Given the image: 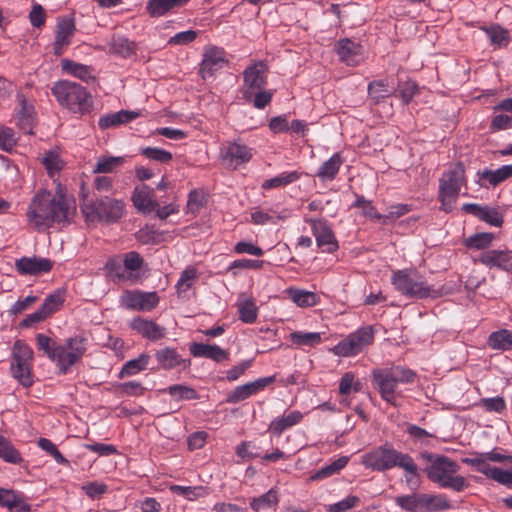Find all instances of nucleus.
I'll list each match as a JSON object with an SVG mask.
<instances>
[{
  "label": "nucleus",
  "instance_id": "f257e3e1",
  "mask_svg": "<svg viewBox=\"0 0 512 512\" xmlns=\"http://www.w3.org/2000/svg\"><path fill=\"white\" fill-rule=\"evenodd\" d=\"M75 203L59 189L55 194L39 190L32 198L27 212V220L37 230H44L54 222H68L75 214Z\"/></svg>",
  "mask_w": 512,
  "mask_h": 512
},
{
  "label": "nucleus",
  "instance_id": "f03ea898",
  "mask_svg": "<svg viewBox=\"0 0 512 512\" xmlns=\"http://www.w3.org/2000/svg\"><path fill=\"white\" fill-rule=\"evenodd\" d=\"M81 211L88 224H114L119 222L125 214V203L122 199L95 195L89 197L81 189Z\"/></svg>",
  "mask_w": 512,
  "mask_h": 512
},
{
  "label": "nucleus",
  "instance_id": "7ed1b4c3",
  "mask_svg": "<svg viewBox=\"0 0 512 512\" xmlns=\"http://www.w3.org/2000/svg\"><path fill=\"white\" fill-rule=\"evenodd\" d=\"M362 464L376 471H385L399 466L411 474L417 473V466L412 458L393 449L388 444L374 449L362 456Z\"/></svg>",
  "mask_w": 512,
  "mask_h": 512
},
{
  "label": "nucleus",
  "instance_id": "20e7f679",
  "mask_svg": "<svg viewBox=\"0 0 512 512\" xmlns=\"http://www.w3.org/2000/svg\"><path fill=\"white\" fill-rule=\"evenodd\" d=\"M372 375L373 384L378 389L381 397L394 406H397L396 398L400 395L397 392V385L413 382L415 377L413 371L400 366L375 369Z\"/></svg>",
  "mask_w": 512,
  "mask_h": 512
},
{
  "label": "nucleus",
  "instance_id": "39448f33",
  "mask_svg": "<svg viewBox=\"0 0 512 512\" xmlns=\"http://www.w3.org/2000/svg\"><path fill=\"white\" fill-rule=\"evenodd\" d=\"M52 93L62 106L73 113L84 114L92 107L90 94L77 83L59 81L52 88Z\"/></svg>",
  "mask_w": 512,
  "mask_h": 512
},
{
  "label": "nucleus",
  "instance_id": "423d86ee",
  "mask_svg": "<svg viewBox=\"0 0 512 512\" xmlns=\"http://www.w3.org/2000/svg\"><path fill=\"white\" fill-rule=\"evenodd\" d=\"M393 284L396 289L405 295L416 298L440 297L447 293L444 287L435 289L427 285L412 272L397 271L393 276Z\"/></svg>",
  "mask_w": 512,
  "mask_h": 512
},
{
  "label": "nucleus",
  "instance_id": "0eeeda50",
  "mask_svg": "<svg viewBox=\"0 0 512 512\" xmlns=\"http://www.w3.org/2000/svg\"><path fill=\"white\" fill-rule=\"evenodd\" d=\"M431 465L427 468V475L433 482L438 483L442 487L453 488L460 491L464 487V478L454 476L457 465L450 459L438 456L434 460L429 456Z\"/></svg>",
  "mask_w": 512,
  "mask_h": 512
},
{
  "label": "nucleus",
  "instance_id": "6e6552de",
  "mask_svg": "<svg viewBox=\"0 0 512 512\" xmlns=\"http://www.w3.org/2000/svg\"><path fill=\"white\" fill-rule=\"evenodd\" d=\"M33 350L22 340H17L12 349L11 373L24 387L33 384L32 376Z\"/></svg>",
  "mask_w": 512,
  "mask_h": 512
},
{
  "label": "nucleus",
  "instance_id": "1a4fd4ad",
  "mask_svg": "<svg viewBox=\"0 0 512 512\" xmlns=\"http://www.w3.org/2000/svg\"><path fill=\"white\" fill-rule=\"evenodd\" d=\"M464 181V168L461 164H456L443 174L440 180L439 197L444 211L449 212L452 209Z\"/></svg>",
  "mask_w": 512,
  "mask_h": 512
},
{
  "label": "nucleus",
  "instance_id": "9d476101",
  "mask_svg": "<svg viewBox=\"0 0 512 512\" xmlns=\"http://www.w3.org/2000/svg\"><path fill=\"white\" fill-rule=\"evenodd\" d=\"M268 66L264 61H255L243 71V97L251 101L253 95L265 87L267 83Z\"/></svg>",
  "mask_w": 512,
  "mask_h": 512
},
{
  "label": "nucleus",
  "instance_id": "9b49d317",
  "mask_svg": "<svg viewBox=\"0 0 512 512\" xmlns=\"http://www.w3.org/2000/svg\"><path fill=\"white\" fill-rule=\"evenodd\" d=\"M373 341V331L370 327H364L350 334L346 339L332 348V352L341 357H349L358 354Z\"/></svg>",
  "mask_w": 512,
  "mask_h": 512
},
{
  "label": "nucleus",
  "instance_id": "f8f14e48",
  "mask_svg": "<svg viewBox=\"0 0 512 512\" xmlns=\"http://www.w3.org/2000/svg\"><path fill=\"white\" fill-rule=\"evenodd\" d=\"M509 457L504 455L501 451L493 450L491 452L482 453V474L487 478L492 479L509 489H512V468L504 470L498 467H493L488 461L504 462Z\"/></svg>",
  "mask_w": 512,
  "mask_h": 512
},
{
  "label": "nucleus",
  "instance_id": "ddd939ff",
  "mask_svg": "<svg viewBox=\"0 0 512 512\" xmlns=\"http://www.w3.org/2000/svg\"><path fill=\"white\" fill-rule=\"evenodd\" d=\"M86 351V339L80 336L67 339L65 345H61L58 365L60 371L65 373L69 367L77 363Z\"/></svg>",
  "mask_w": 512,
  "mask_h": 512
},
{
  "label": "nucleus",
  "instance_id": "4468645a",
  "mask_svg": "<svg viewBox=\"0 0 512 512\" xmlns=\"http://www.w3.org/2000/svg\"><path fill=\"white\" fill-rule=\"evenodd\" d=\"M228 60L222 48L216 46H207L203 53V59L200 64L199 74L202 79L206 80L215 75L217 71L222 69Z\"/></svg>",
  "mask_w": 512,
  "mask_h": 512
},
{
  "label": "nucleus",
  "instance_id": "2eb2a0df",
  "mask_svg": "<svg viewBox=\"0 0 512 512\" xmlns=\"http://www.w3.org/2000/svg\"><path fill=\"white\" fill-rule=\"evenodd\" d=\"M126 308L139 311H151L159 303L156 292L126 291L122 296Z\"/></svg>",
  "mask_w": 512,
  "mask_h": 512
},
{
  "label": "nucleus",
  "instance_id": "dca6fc26",
  "mask_svg": "<svg viewBox=\"0 0 512 512\" xmlns=\"http://www.w3.org/2000/svg\"><path fill=\"white\" fill-rule=\"evenodd\" d=\"M53 262L47 258L23 257L15 262L16 270L22 275H39L49 272Z\"/></svg>",
  "mask_w": 512,
  "mask_h": 512
},
{
  "label": "nucleus",
  "instance_id": "f3484780",
  "mask_svg": "<svg viewBox=\"0 0 512 512\" xmlns=\"http://www.w3.org/2000/svg\"><path fill=\"white\" fill-rule=\"evenodd\" d=\"M312 225L317 245L323 247L325 252L331 253L338 249L337 240L327 223L322 220H308Z\"/></svg>",
  "mask_w": 512,
  "mask_h": 512
},
{
  "label": "nucleus",
  "instance_id": "a211bd4d",
  "mask_svg": "<svg viewBox=\"0 0 512 512\" xmlns=\"http://www.w3.org/2000/svg\"><path fill=\"white\" fill-rule=\"evenodd\" d=\"M275 380L274 376L257 379L253 382L236 387L228 394L226 401L228 403H238L247 399L252 394L264 389L267 385Z\"/></svg>",
  "mask_w": 512,
  "mask_h": 512
},
{
  "label": "nucleus",
  "instance_id": "6ab92c4d",
  "mask_svg": "<svg viewBox=\"0 0 512 512\" xmlns=\"http://www.w3.org/2000/svg\"><path fill=\"white\" fill-rule=\"evenodd\" d=\"M130 325L133 330L151 341L160 340L166 334V329L163 326L140 317L133 319Z\"/></svg>",
  "mask_w": 512,
  "mask_h": 512
},
{
  "label": "nucleus",
  "instance_id": "aec40b11",
  "mask_svg": "<svg viewBox=\"0 0 512 512\" xmlns=\"http://www.w3.org/2000/svg\"><path fill=\"white\" fill-rule=\"evenodd\" d=\"M224 161L228 162V167L236 169L237 164L247 163L252 158L251 150L243 144L233 142L229 143L225 152L222 154Z\"/></svg>",
  "mask_w": 512,
  "mask_h": 512
},
{
  "label": "nucleus",
  "instance_id": "412c9836",
  "mask_svg": "<svg viewBox=\"0 0 512 512\" xmlns=\"http://www.w3.org/2000/svg\"><path fill=\"white\" fill-rule=\"evenodd\" d=\"M75 31V23L73 19L62 18L58 20L57 33L54 42V54L62 55L64 47L70 44V39Z\"/></svg>",
  "mask_w": 512,
  "mask_h": 512
},
{
  "label": "nucleus",
  "instance_id": "4be33fe9",
  "mask_svg": "<svg viewBox=\"0 0 512 512\" xmlns=\"http://www.w3.org/2000/svg\"><path fill=\"white\" fill-rule=\"evenodd\" d=\"M337 53L340 60L349 66H355L361 60V46L349 39H343L338 42Z\"/></svg>",
  "mask_w": 512,
  "mask_h": 512
},
{
  "label": "nucleus",
  "instance_id": "5701e85b",
  "mask_svg": "<svg viewBox=\"0 0 512 512\" xmlns=\"http://www.w3.org/2000/svg\"><path fill=\"white\" fill-rule=\"evenodd\" d=\"M155 357L159 365L166 370L173 369L180 365L187 368L190 364L189 360L182 359L175 349L169 347L156 350Z\"/></svg>",
  "mask_w": 512,
  "mask_h": 512
},
{
  "label": "nucleus",
  "instance_id": "b1692460",
  "mask_svg": "<svg viewBox=\"0 0 512 512\" xmlns=\"http://www.w3.org/2000/svg\"><path fill=\"white\" fill-rule=\"evenodd\" d=\"M152 194L153 190L146 185L137 188L132 196L135 207L144 213H149L156 209L158 203L153 200Z\"/></svg>",
  "mask_w": 512,
  "mask_h": 512
},
{
  "label": "nucleus",
  "instance_id": "393cba45",
  "mask_svg": "<svg viewBox=\"0 0 512 512\" xmlns=\"http://www.w3.org/2000/svg\"><path fill=\"white\" fill-rule=\"evenodd\" d=\"M239 319L247 324L254 323L257 320L258 308L252 297L242 294L236 303Z\"/></svg>",
  "mask_w": 512,
  "mask_h": 512
},
{
  "label": "nucleus",
  "instance_id": "a878e982",
  "mask_svg": "<svg viewBox=\"0 0 512 512\" xmlns=\"http://www.w3.org/2000/svg\"><path fill=\"white\" fill-rule=\"evenodd\" d=\"M190 351L195 357H206L217 362L228 359V353L216 345L193 343Z\"/></svg>",
  "mask_w": 512,
  "mask_h": 512
},
{
  "label": "nucleus",
  "instance_id": "bb28decb",
  "mask_svg": "<svg viewBox=\"0 0 512 512\" xmlns=\"http://www.w3.org/2000/svg\"><path fill=\"white\" fill-rule=\"evenodd\" d=\"M139 113L135 111L121 110L116 113L108 114L99 119V127L103 130L116 127L121 124L128 123L139 117Z\"/></svg>",
  "mask_w": 512,
  "mask_h": 512
},
{
  "label": "nucleus",
  "instance_id": "cd10ccee",
  "mask_svg": "<svg viewBox=\"0 0 512 512\" xmlns=\"http://www.w3.org/2000/svg\"><path fill=\"white\" fill-rule=\"evenodd\" d=\"M0 505L16 512L30 511V505L24 501L23 497L12 490L2 488H0Z\"/></svg>",
  "mask_w": 512,
  "mask_h": 512
},
{
  "label": "nucleus",
  "instance_id": "c85d7f7f",
  "mask_svg": "<svg viewBox=\"0 0 512 512\" xmlns=\"http://www.w3.org/2000/svg\"><path fill=\"white\" fill-rule=\"evenodd\" d=\"M124 267L127 271V275H122V278L128 280H137L140 278L139 270L141 269L144 260L139 253L131 251L124 256Z\"/></svg>",
  "mask_w": 512,
  "mask_h": 512
},
{
  "label": "nucleus",
  "instance_id": "c756f323",
  "mask_svg": "<svg viewBox=\"0 0 512 512\" xmlns=\"http://www.w3.org/2000/svg\"><path fill=\"white\" fill-rule=\"evenodd\" d=\"M510 256L508 252L501 250H491L482 252V264L489 267H497L503 270L508 269Z\"/></svg>",
  "mask_w": 512,
  "mask_h": 512
},
{
  "label": "nucleus",
  "instance_id": "7c9ffc66",
  "mask_svg": "<svg viewBox=\"0 0 512 512\" xmlns=\"http://www.w3.org/2000/svg\"><path fill=\"white\" fill-rule=\"evenodd\" d=\"M189 0H150L147 5L148 13L152 17H159L174 7L182 6Z\"/></svg>",
  "mask_w": 512,
  "mask_h": 512
},
{
  "label": "nucleus",
  "instance_id": "2f4dec72",
  "mask_svg": "<svg viewBox=\"0 0 512 512\" xmlns=\"http://www.w3.org/2000/svg\"><path fill=\"white\" fill-rule=\"evenodd\" d=\"M286 293L297 306L302 308L314 306L318 302L317 295L310 291L289 288Z\"/></svg>",
  "mask_w": 512,
  "mask_h": 512
},
{
  "label": "nucleus",
  "instance_id": "473e14b6",
  "mask_svg": "<svg viewBox=\"0 0 512 512\" xmlns=\"http://www.w3.org/2000/svg\"><path fill=\"white\" fill-rule=\"evenodd\" d=\"M302 417V414L298 411L290 412L288 415L282 416L272 421L269 429L276 435H280L285 429L299 423Z\"/></svg>",
  "mask_w": 512,
  "mask_h": 512
},
{
  "label": "nucleus",
  "instance_id": "72a5a7b5",
  "mask_svg": "<svg viewBox=\"0 0 512 512\" xmlns=\"http://www.w3.org/2000/svg\"><path fill=\"white\" fill-rule=\"evenodd\" d=\"M278 493L275 489H270L265 494L255 497L250 502L253 511L259 512L275 507L278 504Z\"/></svg>",
  "mask_w": 512,
  "mask_h": 512
},
{
  "label": "nucleus",
  "instance_id": "f704fd0d",
  "mask_svg": "<svg viewBox=\"0 0 512 512\" xmlns=\"http://www.w3.org/2000/svg\"><path fill=\"white\" fill-rule=\"evenodd\" d=\"M342 164L340 154H334L329 160L324 162L317 172V176L322 180H332L335 178Z\"/></svg>",
  "mask_w": 512,
  "mask_h": 512
},
{
  "label": "nucleus",
  "instance_id": "c9c22d12",
  "mask_svg": "<svg viewBox=\"0 0 512 512\" xmlns=\"http://www.w3.org/2000/svg\"><path fill=\"white\" fill-rule=\"evenodd\" d=\"M512 177V164L503 165L496 170H484L482 171V179H485L492 186H497L500 183L506 181Z\"/></svg>",
  "mask_w": 512,
  "mask_h": 512
},
{
  "label": "nucleus",
  "instance_id": "e433bc0d",
  "mask_svg": "<svg viewBox=\"0 0 512 512\" xmlns=\"http://www.w3.org/2000/svg\"><path fill=\"white\" fill-rule=\"evenodd\" d=\"M396 504L409 512H424L423 494H411L397 497Z\"/></svg>",
  "mask_w": 512,
  "mask_h": 512
},
{
  "label": "nucleus",
  "instance_id": "4c0bfd02",
  "mask_svg": "<svg viewBox=\"0 0 512 512\" xmlns=\"http://www.w3.org/2000/svg\"><path fill=\"white\" fill-rule=\"evenodd\" d=\"M493 349L512 350V333L506 329L493 332L488 339Z\"/></svg>",
  "mask_w": 512,
  "mask_h": 512
},
{
  "label": "nucleus",
  "instance_id": "58836bf2",
  "mask_svg": "<svg viewBox=\"0 0 512 512\" xmlns=\"http://www.w3.org/2000/svg\"><path fill=\"white\" fill-rule=\"evenodd\" d=\"M482 30L485 31L491 44L495 47H503L508 45L510 42L508 31L500 26H490L488 28L482 27Z\"/></svg>",
  "mask_w": 512,
  "mask_h": 512
},
{
  "label": "nucleus",
  "instance_id": "ea45409f",
  "mask_svg": "<svg viewBox=\"0 0 512 512\" xmlns=\"http://www.w3.org/2000/svg\"><path fill=\"white\" fill-rule=\"evenodd\" d=\"M349 458L347 456H342L332 462L331 464L323 467L322 469L318 470L315 474L310 476V481H315L323 478H327L333 474L338 473L341 469H343L347 463Z\"/></svg>",
  "mask_w": 512,
  "mask_h": 512
},
{
  "label": "nucleus",
  "instance_id": "a19ab883",
  "mask_svg": "<svg viewBox=\"0 0 512 512\" xmlns=\"http://www.w3.org/2000/svg\"><path fill=\"white\" fill-rule=\"evenodd\" d=\"M124 157L120 156H102L98 159L93 172L94 173H111L117 167L123 165Z\"/></svg>",
  "mask_w": 512,
  "mask_h": 512
},
{
  "label": "nucleus",
  "instance_id": "79ce46f5",
  "mask_svg": "<svg viewBox=\"0 0 512 512\" xmlns=\"http://www.w3.org/2000/svg\"><path fill=\"white\" fill-rule=\"evenodd\" d=\"M150 356L142 353L138 358L128 361L120 372V377L132 376L143 371L148 365Z\"/></svg>",
  "mask_w": 512,
  "mask_h": 512
},
{
  "label": "nucleus",
  "instance_id": "37998d69",
  "mask_svg": "<svg viewBox=\"0 0 512 512\" xmlns=\"http://www.w3.org/2000/svg\"><path fill=\"white\" fill-rule=\"evenodd\" d=\"M61 66H62L63 70H65L66 72L74 75L75 77H77L83 81L88 82L89 79H92L90 69L88 66H85V65H82L79 63H75L68 59H63L61 61Z\"/></svg>",
  "mask_w": 512,
  "mask_h": 512
},
{
  "label": "nucleus",
  "instance_id": "c03bdc74",
  "mask_svg": "<svg viewBox=\"0 0 512 512\" xmlns=\"http://www.w3.org/2000/svg\"><path fill=\"white\" fill-rule=\"evenodd\" d=\"M424 512L446 510L450 508L448 500L442 495L423 494Z\"/></svg>",
  "mask_w": 512,
  "mask_h": 512
},
{
  "label": "nucleus",
  "instance_id": "a18cd8bd",
  "mask_svg": "<svg viewBox=\"0 0 512 512\" xmlns=\"http://www.w3.org/2000/svg\"><path fill=\"white\" fill-rule=\"evenodd\" d=\"M290 338L297 346L314 347L321 342V334L317 332H292Z\"/></svg>",
  "mask_w": 512,
  "mask_h": 512
},
{
  "label": "nucleus",
  "instance_id": "49530a36",
  "mask_svg": "<svg viewBox=\"0 0 512 512\" xmlns=\"http://www.w3.org/2000/svg\"><path fill=\"white\" fill-rule=\"evenodd\" d=\"M36 339L39 348L42 349L51 360L58 362L61 345L57 346L50 337L44 334H38Z\"/></svg>",
  "mask_w": 512,
  "mask_h": 512
},
{
  "label": "nucleus",
  "instance_id": "de8ad7c7",
  "mask_svg": "<svg viewBox=\"0 0 512 512\" xmlns=\"http://www.w3.org/2000/svg\"><path fill=\"white\" fill-rule=\"evenodd\" d=\"M482 221L494 227H501L504 214L497 208L482 206Z\"/></svg>",
  "mask_w": 512,
  "mask_h": 512
},
{
  "label": "nucleus",
  "instance_id": "09e8293b",
  "mask_svg": "<svg viewBox=\"0 0 512 512\" xmlns=\"http://www.w3.org/2000/svg\"><path fill=\"white\" fill-rule=\"evenodd\" d=\"M170 490L178 495L183 496L189 501H193L199 497H203L205 495V490L203 487H190V486H180V485H171Z\"/></svg>",
  "mask_w": 512,
  "mask_h": 512
},
{
  "label": "nucleus",
  "instance_id": "8fccbe9b",
  "mask_svg": "<svg viewBox=\"0 0 512 512\" xmlns=\"http://www.w3.org/2000/svg\"><path fill=\"white\" fill-rule=\"evenodd\" d=\"M197 270L194 267L186 268L176 284V289L179 294L186 292L193 285L194 281L197 279Z\"/></svg>",
  "mask_w": 512,
  "mask_h": 512
},
{
  "label": "nucleus",
  "instance_id": "3c124183",
  "mask_svg": "<svg viewBox=\"0 0 512 512\" xmlns=\"http://www.w3.org/2000/svg\"><path fill=\"white\" fill-rule=\"evenodd\" d=\"M42 164L50 177H54L63 167V162L59 155L51 151L47 152L42 158Z\"/></svg>",
  "mask_w": 512,
  "mask_h": 512
},
{
  "label": "nucleus",
  "instance_id": "603ef678",
  "mask_svg": "<svg viewBox=\"0 0 512 512\" xmlns=\"http://www.w3.org/2000/svg\"><path fill=\"white\" fill-rule=\"evenodd\" d=\"M136 236L143 244H158L163 240V234L149 226L140 229Z\"/></svg>",
  "mask_w": 512,
  "mask_h": 512
},
{
  "label": "nucleus",
  "instance_id": "864d4df0",
  "mask_svg": "<svg viewBox=\"0 0 512 512\" xmlns=\"http://www.w3.org/2000/svg\"><path fill=\"white\" fill-rule=\"evenodd\" d=\"M0 457L11 463H19L21 461L18 451L2 436H0Z\"/></svg>",
  "mask_w": 512,
  "mask_h": 512
},
{
  "label": "nucleus",
  "instance_id": "5fc2aeb1",
  "mask_svg": "<svg viewBox=\"0 0 512 512\" xmlns=\"http://www.w3.org/2000/svg\"><path fill=\"white\" fill-rule=\"evenodd\" d=\"M141 154L150 160L160 163H168L172 160V154L160 148L146 147L141 150Z\"/></svg>",
  "mask_w": 512,
  "mask_h": 512
},
{
  "label": "nucleus",
  "instance_id": "6e6d98bb",
  "mask_svg": "<svg viewBox=\"0 0 512 512\" xmlns=\"http://www.w3.org/2000/svg\"><path fill=\"white\" fill-rule=\"evenodd\" d=\"M298 178H299V174L297 172H290L288 174L279 175L277 177L266 180L262 184V188L270 189V188L287 185L291 182L296 181Z\"/></svg>",
  "mask_w": 512,
  "mask_h": 512
},
{
  "label": "nucleus",
  "instance_id": "4d7b16f0",
  "mask_svg": "<svg viewBox=\"0 0 512 512\" xmlns=\"http://www.w3.org/2000/svg\"><path fill=\"white\" fill-rule=\"evenodd\" d=\"M368 92L375 104L390 95L386 84L383 81H373L368 86Z\"/></svg>",
  "mask_w": 512,
  "mask_h": 512
},
{
  "label": "nucleus",
  "instance_id": "13d9d810",
  "mask_svg": "<svg viewBox=\"0 0 512 512\" xmlns=\"http://www.w3.org/2000/svg\"><path fill=\"white\" fill-rule=\"evenodd\" d=\"M63 301L64 300L60 292L51 294L46 298L40 309L46 315V317H48L61 307Z\"/></svg>",
  "mask_w": 512,
  "mask_h": 512
},
{
  "label": "nucleus",
  "instance_id": "bf43d9fd",
  "mask_svg": "<svg viewBox=\"0 0 512 512\" xmlns=\"http://www.w3.org/2000/svg\"><path fill=\"white\" fill-rule=\"evenodd\" d=\"M171 396H178L181 400L198 399V393L191 387L186 385H173L168 388Z\"/></svg>",
  "mask_w": 512,
  "mask_h": 512
},
{
  "label": "nucleus",
  "instance_id": "052dcab7",
  "mask_svg": "<svg viewBox=\"0 0 512 512\" xmlns=\"http://www.w3.org/2000/svg\"><path fill=\"white\" fill-rule=\"evenodd\" d=\"M16 142L17 139L13 130L0 125V148L4 151H11Z\"/></svg>",
  "mask_w": 512,
  "mask_h": 512
},
{
  "label": "nucleus",
  "instance_id": "680f3d73",
  "mask_svg": "<svg viewBox=\"0 0 512 512\" xmlns=\"http://www.w3.org/2000/svg\"><path fill=\"white\" fill-rule=\"evenodd\" d=\"M113 187V180L108 176H97L92 183L93 196L102 195V193L109 192Z\"/></svg>",
  "mask_w": 512,
  "mask_h": 512
},
{
  "label": "nucleus",
  "instance_id": "e2e57ef3",
  "mask_svg": "<svg viewBox=\"0 0 512 512\" xmlns=\"http://www.w3.org/2000/svg\"><path fill=\"white\" fill-rule=\"evenodd\" d=\"M112 49L115 53L128 57L135 53L136 45L128 39H119L113 42Z\"/></svg>",
  "mask_w": 512,
  "mask_h": 512
},
{
  "label": "nucleus",
  "instance_id": "0e129e2a",
  "mask_svg": "<svg viewBox=\"0 0 512 512\" xmlns=\"http://www.w3.org/2000/svg\"><path fill=\"white\" fill-rule=\"evenodd\" d=\"M358 503L359 498L357 496H348L346 499L330 505L328 512H345L355 507Z\"/></svg>",
  "mask_w": 512,
  "mask_h": 512
},
{
  "label": "nucleus",
  "instance_id": "69168bd1",
  "mask_svg": "<svg viewBox=\"0 0 512 512\" xmlns=\"http://www.w3.org/2000/svg\"><path fill=\"white\" fill-rule=\"evenodd\" d=\"M38 444L43 450L50 453L54 457L56 462H58L60 464L67 463V460L65 459V457L59 452V450L56 448V446L49 439L40 438L38 441Z\"/></svg>",
  "mask_w": 512,
  "mask_h": 512
},
{
  "label": "nucleus",
  "instance_id": "338daca9",
  "mask_svg": "<svg viewBox=\"0 0 512 512\" xmlns=\"http://www.w3.org/2000/svg\"><path fill=\"white\" fill-rule=\"evenodd\" d=\"M197 37V32L194 30H187L180 33H177L173 37H171L168 41L169 44L172 45H186L188 43L193 42Z\"/></svg>",
  "mask_w": 512,
  "mask_h": 512
},
{
  "label": "nucleus",
  "instance_id": "774afa93",
  "mask_svg": "<svg viewBox=\"0 0 512 512\" xmlns=\"http://www.w3.org/2000/svg\"><path fill=\"white\" fill-rule=\"evenodd\" d=\"M482 406L487 411H493L497 413H501L506 408L504 399L499 396L482 399Z\"/></svg>",
  "mask_w": 512,
  "mask_h": 512
}]
</instances>
